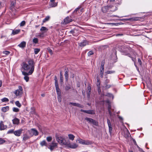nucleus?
I'll return each mask as SVG.
<instances>
[{"instance_id": "nucleus-1", "label": "nucleus", "mask_w": 152, "mask_h": 152, "mask_svg": "<svg viewBox=\"0 0 152 152\" xmlns=\"http://www.w3.org/2000/svg\"><path fill=\"white\" fill-rule=\"evenodd\" d=\"M35 63L33 59L29 60L28 63H23L22 68L25 71H29L28 72H26L24 71H22V74L24 76V79L26 82L29 81V77L28 76L29 75H31L34 72V68Z\"/></svg>"}, {"instance_id": "nucleus-2", "label": "nucleus", "mask_w": 152, "mask_h": 152, "mask_svg": "<svg viewBox=\"0 0 152 152\" xmlns=\"http://www.w3.org/2000/svg\"><path fill=\"white\" fill-rule=\"evenodd\" d=\"M56 138L57 142L61 145H65L67 142L65 139L62 137L56 134Z\"/></svg>"}, {"instance_id": "nucleus-3", "label": "nucleus", "mask_w": 152, "mask_h": 152, "mask_svg": "<svg viewBox=\"0 0 152 152\" xmlns=\"http://www.w3.org/2000/svg\"><path fill=\"white\" fill-rule=\"evenodd\" d=\"M18 89L15 90L14 93L15 94L16 96L20 97L23 94V89L22 87L20 86H19L18 87Z\"/></svg>"}, {"instance_id": "nucleus-4", "label": "nucleus", "mask_w": 152, "mask_h": 152, "mask_svg": "<svg viewBox=\"0 0 152 152\" xmlns=\"http://www.w3.org/2000/svg\"><path fill=\"white\" fill-rule=\"evenodd\" d=\"M131 54L130 53H128L126 55L131 58L132 61H134V63H135L136 61L135 56L137 54L135 51L134 50L132 51V52H131Z\"/></svg>"}, {"instance_id": "nucleus-5", "label": "nucleus", "mask_w": 152, "mask_h": 152, "mask_svg": "<svg viewBox=\"0 0 152 152\" xmlns=\"http://www.w3.org/2000/svg\"><path fill=\"white\" fill-rule=\"evenodd\" d=\"M29 135L31 137L33 135L37 136L38 135L39 132L34 128H32L30 130L28 131Z\"/></svg>"}, {"instance_id": "nucleus-6", "label": "nucleus", "mask_w": 152, "mask_h": 152, "mask_svg": "<svg viewBox=\"0 0 152 152\" xmlns=\"http://www.w3.org/2000/svg\"><path fill=\"white\" fill-rule=\"evenodd\" d=\"M113 7L114 8V10H110V8L109 7L107 6H104L102 8V11L103 13H106L107 12L108 10H110V11L114 12L117 9L116 7L113 6Z\"/></svg>"}, {"instance_id": "nucleus-7", "label": "nucleus", "mask_w": 152, "mask_h": 152, "mask_svg": "<svg viewBox=\"0 0 152 152\" xmlns=\"http://www.w3.org/2000/svg\"><path fill=\"white\" fill-rule=\"evenodd\" d=\"M65 145L72 149H75L78 146L77 144L74 143H70L69 142H67Z\"/></svg>"}, {"instance_id": "nucleus-8", "label": "nucleus", "mask_w": 152, "mask_h": 152, "mask_svg": "<svg viewBox=\"0 0 152 152\" xmlns=\"http://www.w3.org/2000/svg\"><path fill=\"white\" fill-rule=\"evenodd\" d=\"M58 144L54 142L53 141L49 146L48 147V148L50 149L51 151H52L55 148L57 147Z\"/></svg>"}, {"instance_id": "nucleus-9", "label": "nucleus", "mask_w": 152, "mask_h": 152, "mask_svg": "<svg viewBox=\"0 0 152 152\" xmlns=\"http://www.w3.org/2000/svg\"><path fill=\"white\" fill-rule=\"evenodd\" d=\"M77 141L79 142L83 145H89L90 143L88 141H85L80 138H79L77 139Z\"/></svg>"}, {"instance_id": "nucleus-10", "label": "nucleus", "mask_w": 152, "mask_h": 152, "mask_svg": "<svg viewBox=\"0 0 152 152\" xmlns=\"http://www.w3.org/2000/svg\"><path fill=\"white\" fill-rule=\"evenodd\" d=\"M23 130L22 129H20L18 130L14 131V134L17 137H19L20 136L22 133V132Z\"/></svg>"}, {"instance_id": "nucleus-11", "label": "nucleus", "mask_w": 152, "mask_h": 152, "mask_svg": "<svg viewBox=\"0 0 152 152\" xmlns=\"http://www.w3.org/2000/svg\"><path fill=\"white\" fill-rule=\"evenodd\" d=\"M80 111L90 114H94L95 113V111L94 110H84L81 109Z\"/></svg>"}, {"instance_id": "nucleus-12", "label": "nucleus", "mask_w": 152, "mask_h": 152, "mask_svg": "<svg viewBox=\"0 0 152 152\" xmlns=\"http://www.w3.org/2000/svg\"><path fill=\"white\" fill-rule=\"evenodd\" d=\"M88 44V42L86 40H83L79 44V45L80 47H84Z\"/></svg>"}, {"instance_id": "nucleus-13", "label": "nucleus", "mask_w": 152, "mask_h": 152, "mask_svg": "<svg viewBox=\"0 0 152 152\" xmlns=\"http://www.w3.org/2000/svg\"><path fill=\"white\" fill-rule=\"evenodd\" d=\"M139 18L137 17H133L131 18L124 19L123 20H124L126 21L129 20L131 21H137L139 20Z\"/></svg>"}, {"instance_id": "nucleus-14", "label": "nucleus", "mask_w": 152, "mask_h": 152, "mask_svg": "<svg viewBox=\"0 0 152 152\" xmlns=\"http://www.w3.org/2000/svg\"><path fill=\"white\" fill-rule=\"evenodd\" d=\"M72 21V19L69 18L68 16L66 17L64 19V23L67 24Z\"/></svg>"}, {"instance_id": "nucleus-15", "label": "nucleus", "mask_w": 152, "mask_h": 152, "mask_svg": "<svg viewBox=\"0 0 152 152\" xmlns=\"http://www.w3.org/2000/svg\"><path fill=\"white\" fill-rule=\"evenodd\" d=\"M70 33L72 34L74 36H77L78 34V31L76 29L71 30L70 31Z\"/></svg>"}, {"instance_id": "nucleus-16", "label": "nucleus", "mask_w": 152, "mask_h": 152, "mask_svg": "<svg viewBox=\"0 0 152 152\" xmlns=\"http://www.w3.org/2000/svg\"><path fill=\"white\" fill-rule=\"evenodd\" d=\"M7 127L6 126H4L3 123V122L1 121L0 122V130H4L6 129Z\"/></svg>"}, {"instance_id": "nucleus-17", "label": "nucleus", "mask_w": 152, "mask_h": 152, "mask_svg": "<svg viewBox=\"0 0 152 152\" xmlns=\"http://www.w3.org/2000/svg\"><path fill=\"white\" fill-rule=\"evenodd\" d=\"M26 43L25 41L21 42L18 45V46L21 48H24L26 47Z\"/></svg>"}, {"instance_id": "nucleus-18", "label": "nucleus", "mask_w": 152, "mask_h": 152, "mask_svg": "<svg viewBox=\"0 0 152 152\" xmlns=\"http://www.w3.org/2000/svg\"><path fill=\"white\" fill-rule=\"evenodd\" d=\"M23 136V140L24 141H26V140L29 139L31 137L30 136H29L26 134H24Z\"/></svg>"}, {"instance_id": "nucleus-19", "label": "nucleus", "mask_w": 152, "mask_h": 152, "mask_svg": "<svg viewBox=\"0 0 152 152\" xmlns=\"http://www.w3.org/2000/svg\"><path fill=\"white\" fill-rule=\"evenodd\" d=\"M68 69L67 70L66 69H65V74L64 75L65 77V78L66 79V81H67L68 80V77H69V75L68 74Z\"/></svg>"}, {"instance_id": "nucleus-20", "label": "nucleus", "mask_w": 152, "mask_h": 152, "mask_svg": "<svg viewBox=\"0 0 152 152\" xmlns=\"http://www.w3.org/2000/svg\"><path fill=\"white\" fill-rule=\"evenodd\" d=\"M20 29H15L13 30L12 33V34L13 35H15L18 34L20 32Z\"/></svg>"}, {"instance_id": "nucleus-21", "label": "nucleus", "mask_w": 152, "mask_h": 152, "mask_svg": "<svg viewBox=\"0 0 152 152\" xmlns=\"http://www.w3.org/2000/svg\"><path fill=\"white\" fill-rule=\"evenodd\" d=\"M12 122L14 124H18L19 123V120L16 118H15L12 120Z\"/></svg>"}, {"instance_id": "nucleus-22", "label": "nucleus", "mask_w": 152, "mask_h": 152, "mask_svg": "<svg viewBox=\"0 0 152 152\" xmlns=\"http://www.w3.org/2000/svg\"><path fill=\"white\" fill-rule=\"evenodd\" d=\"M104 96H107L110 97H112L113 99V94L110 93H107V94H102V97H104Z\"/></svg>"}, {"instance_id": "nucleus-23", "label": "nucleus", "mask_w": 152, "mask_h": 152, "mask_svg": "<svg viewBox=\"0 0 152 152\" xmlns=\"http://www.w3.org/2000/svg\"><path fill=\"white\" fill-rule=\"evenodd\" d=\"M108 110L109 112V113L110 116H111L112 115V113L111 111V103L108 104Z\"/></svg>"}, {"instance_id": "nucleus-24", "label": "nucleus", "mask_w": 152, "mask_h": 152, "mask_svg": "<svg viewBox=\"0 0 152 152\" xmlns=\"http://www.w3.org/2000/svg\"><path fill=\"white\" fill-rule=\"evenodd\" d=\"M9 110V106H7L3 107L1 109L2 111L4 113H5L8 110Z\"/></svg>"}, {"instance_id": "nucleus-25", "label": "nucleus", "mask_w": 152, "mask_h": 152, "mask_svg": "<svg viewBox=\"0 0 152 152\" xmlns=\"http://www.w3.org/2000/svg\"><path fill=\"white\" fill-rule=\"evenodd\" d=\"M16 2L15 0H13L11 1L10 4L11 6L10 7V9H12L14 8V6Z\"/></svg>"}, {"instance_id": "nucleus-26", "label": "nucleus", "mask_w": 152, "mask_h": 152, "mask_svg": "<svg viewBox=\"0 0 152 152\" xmlns=\"http://www.w3.org/2000/svg\"><path fill=\"white\" fill-rule=\"evenodd\" d=\"M56 91L58 96L59 97L61 96V92L59 88H56Z\"/></svg>"}, {"instance_id": "nucleus-27", "label": "nucleus", "mask_w": 152, "mask_h": 152, "mask_svg": "<svg viewBox=\"0 0 152 152\" xmlns=\"http://www.w3.org/2000/svg\"><path fill=\"white\" fill-rule=\"evenodd\" d=\"M60 79L61 82H63V78L61 71H60Z\"/></svg>"}, {"instance_id": "nucleus-28", "label": "nucleus", "mask_w": 152, "mask_h": 152, "mask_svg": "<svg viewBox=\"0 0 152 152\" xmlns=\"http://www.w3.org/2000/svg\"><path fill=\"white\" fill-rule=\"evenodd\" d=\"M104 72V69L100 68V75L101 77L102 78L103 77Z\"/></svg>"}, {"instance_id": "nucleus-29", "label": "nucleus", "mask_w": 152, "mask_h": 152, "mask_svg": "<svg viewBox=\"0 0 152 152\" xmlns=\"http://www.w3.org/2000/svg\"><path fill=\"white\" fill-rule=\"evenodd\" d=\"M47 142H46V141L45 140H44L42 141L40 143V145H41L42 146H47Z\"/></svg>"}, {"instance_id": "nucleus-30", "label": "nucleus", "mask_w": 152, "mask_h": 152, "mask_svg": "<svg viewBox=\"0 0 152 152\" xmlns=\"http://www.w3.org/2000/svg\"><path fill=\"white\" fill-rule=\"evenodd\" d=\"M36 37L40 38H43L44 37V33H39L37 35H36Z\"/></svg>"}, {"instance_id": "nucleus-31", "label": "nucleus", "mask_w": 152, "mask_h": 152, "mask_svg": "<svg viewBox=\"0 0 152 152\" xmlns=\"http://www.w3.org/2000/svg\"><path fill=\"white\" fill-rule=\"evenodd\" d=\"M91 124L96 126H98V122L93 119V121H92Z\"/></svg>"}, {"instance_id": "nucleus-32", "label": "nucleus", "mask_w": 152, "mask_h": 152, "mask_svg": "<svg viewBox=\"0 0 152 152\" xmlns=\"http://www.w3.org/2000/svg\"><path fill=\"white\" fill-rule=\"evenodd\" d=\"M39 41L38 39L37 38H35L33 39V43L35 44H37L38 43Z\"/></svg>"}, {"instance_id": "nucleus-33", "label": "nucleus", "mask_w": 152, "mask_h": 152, "mask_svg": "<svg viewBox=\"0 0 152 152\" xmlns=\"http://www.w3.org/2000/svg\"><path fill=\"white\" fill-rule=\"evenodd\" d=\"M100 85V82H97L96 85L97 87L98 90L99 92H100L101 91Z\"/></svg>"}, {"instance_id": "nucleus-34", "label": "nucleus", "mask_w": 152, "mask_h": 152, "mask_svg": "<svg viewBox=\"0 0 152 152\" xmlns=\"http://www.w3.org/2000/svg\"><path fill=\"white\" fill-rule=\"evenodd\" d=\"M50 18V17L49 16H46L44 19L43 20V23H44L47 21H48Z\"/></svg>"}, {"instance_id": "nucleus-35", "label": "nucleus", "mask_w": 152, "mask_h": 152, "mask_svg": "<svg viewBox=\"0 0 152 152\" xmlns=\"http://www.w3.org/2000/svg\"><path fill=\"white\" fill-rule=\"evenodd\" d=\"M68 137L70 140H74L75 138V136L72 134H68Z\"/></svg>"}, {"instance_id": "nucleus-36", "label": "nucleus", "mask_w": 152, "mask_h": 152, "mask_svg": "<svg viewBox=\"0 0 152 152\" xmlns=\"http://www.w3.org/2000/svg\"><path fill=\"white\" fill-rule=\"evenodd\" d=\"M85 119L90 123H91L92 121H93V119L89 118L86 117Z\"/></svg>"}, {"instance_id": "nucleus-37", "label": "nucleus", "mask_w": 152, "mask_h": 152, "mask_svg": "<svg viewBox=\"0 0 152 152\" xmlns=\"http://www.w3.org/2000/svg\"><path fill=\"white\" fill-rule=\"evenodd\" d=\"M15 105L17 107H20L21 106V104L20 103L19 101H16L15 102Z\"/></svg>"}, {"instance_id": "nucleus-38", "label": "nucleus", "mask_w": 152, "mask_h": 152, "mask_svg": "<svg viewBox=\"0 0 152 152\" xmlns=\"http://www.w3.org/2000/svg\"><path fill=\"white\" fill-rule=\"evenodd\" d=\"M109 132L110 134H111L113 132V128L112 126H108Z\"/></svg>"}, {"instance_id": "nucleus-39", "label": "nucleus", "mask_w": 152, "mask_h": 152, "mask_svg": "<svg viewBox=\"0 0 152 152\" xmlns=\"http://www.w3.org/2000/svg\"><path fill=\"white\" fill-rule=\"evenodd\" d=\"M40 51V49L39 48H35L34 49V53L35 54H37Z\"/></svg>"}, {"instance_id": "nucleus-40", "label": "nucleus", "mask_w": 152, "mask_h": 152, "mask_svg": "<svg viewBox=\"0 0 152 152\" xmlns=\"http://www.w3.org/2000/svg\"><path fill=\"white\" fill-rule=\"evenodd\" d=\"M13 111L15 112H18L19 111V109L17 107H14L12 108Z\"/></svg>"}, {"instance_id": "nucleus-41", "label": "nucleus", "mask_w": 152, "mask_h": 152, "mask_svg": "<svg viewBox=\"0 0 152 152\" xmlns=\"http://www.w3.org/2000/svg\"><path fill=\"white\" fill-rule=\"evenodd\" d=\"M6 142V141L2 138H0V145H1Z\"/></svg>"}, {"instance_id": "nucleus-42", "label": "nucleus", "mask_w": 152, "mask_h": 152, "mask_svg": "<svg viewBox=\"0 0 152 152\" xmlns=\"http://www.w3.org/2000/svg\"><path fill=\"white\" fill-rule=\"evenodd\" d=\"M2 102H8L9 101V99L6 97H4L1 99Z\"/></svg>"}, {"instance_id": "nucleus-43", "label": "nucleus", "mask_w": 152, "mask_h": 152, "mask_svg": "<svg viewBox=\"0 0 152 152\" xmlns=\"http://www.w3.org/2000/svg\"><path fill=\"white\" fill-rule=\"evenodd\" d=\"M115 72L114 70H109L107 71L106 73L107 74H111L115 73Z\"/></svg>"}, {"instance_id": "nucleus-44", "label": "nucleus", "mask_w": 152, "mask_h": 152, "mask_svg": "<svg viewBox=\"0 0 152 152\" xmlns=\"http://www.w3.org/2000/svg\"><path fill=\"white\" fill-rule=\"evenodd\" d=\"M30 114H35V111L34 108H31V111L30 112Z\"/></svg>"}, {"instance_id": "nucleus-45", "label": "nucleus", "mask_w": 152, "mask_h": 152, "mask_svg": "<svg viewBox=\"0 0 152 152\" xmlns=\"http://www.w3.org/2000/svg\"><path fill=\"white\" fill-rule=\"evenodd\" d=\"M2 53L6 55H7L10 53V52L8 51L5 50L3 51Z\"/></svg>"}, {"instance_id": "nucleus-46", "label": "nucleus", "mask_w": 152, "mask_h": 152, "mask_svg": "<svg viewBox=\"0 0 152 152\" xmlns=\"http://www.w3.org/2000/svg\"><path fill=\"white\" fill-rule=\"evenodd\" d=\"M57 5V3L55 2H52V3L50 4V6L52 7H54L56 6Z\"/></svg>"}, {"instance_id": "nucleus-47", "label": "nucleus", "mask_w": 152, "mask_h": 152, "mask_svg": "<svg viewBox=\"0 0 152 152\" xmlns=\"http://www.w3.org/2000/svg\"><path fill=\"white\" fill-rule=\"evenodd\" d=\"M47 50L48 52L51 55H52L53 54L52 50L50 48H47Z\"/></svg>"}, {"instance_id": "nucleus-48", "label": "nucleus", "mask_w": 152, "mask_h": 152, "mask_svg": "<svg viewBox=\"0 0 152 152\" xmlns=\"http://www.w3.org/2000/svg\"><path fill=\"white\" fill-rule=\"evenodd\" d=\"M26 24V22L25 21L23 20L22 21L21 23H20V26H24Z\"/></svg>"}, {"instance_id": "nucleus-49", "label": "nucleus", "mask_w": 152, "mask_h": 152, "mask_svg": "<svg viewBox=\"0 0 152 152\" xmlns=\"http://www.w3.org/2000/svg\"><path fill=\"white\" fill-rule=\"evenodd\" d=\"M41 31H48V29L46 27L44 26H42L40 29Z\"/></svg>"}, {"instance_id": "nucleus-50", "label": "nucleus", "mask_w": 152, "mask_h": 152, "mask_svg": "<svg viewBox=\"0 0 152 152\" xmlns=\"http://www.w3.org/2000/svg\"><path fill=\"white\" fill-rule=\"evenodd\" d=\"M52 137L50 136L48 137H47L46 139L47 141L48 142H50L52 140Z\"/></svg>"}, {"instance_id": "nucleus-51", "label": "nucleus", "mask_w": 152, "mask_h": 152, "mask_svg": "<svg viewBox=\"0 0 152 152\" xmlns=\"http://www.w3.org/2000/svg\"><path fill=\"white\" fill-rule=\"evenodd\" d=\"M110 82V80L108 79H106L104 81V85H107V83H109Z\"/></svg>"}, {"instance_id": "nucleus-52", "label": "nucleus", "mask_w": 152, "mask_h": 152, "mask_svg": "<svg viewBox=\"0 0 152 152\" xmlns=\"http://www.w3.org/2000/svg\"><path fill=\"white\" fill-rule=\"evenodd\" d=\"M104 61H102L101 62V68L104 69Z\"/></svg>"}, {"instance_id": "nucleus-53", "label": "nucleus", "mask_w": 152, "mask_h": 152, "mask_svg": "<svg viewBox=\"0 0 152 152\" xmlns=\"http://www.w3.org/2000/svg\"><path fill=\"white\" fill-rule=\"evenodd\" d=\"M14 132V129H11L9 130L7 132L8 134H12Z\"/></svg>"}, {"instance_id": "nucleus-54", "label": "nucleus", "mask_w": 152, "mask_h": 152, "mask_svg": "<svg viewBox=\"0 0 152 152\" xmlns=\"http://www.w3.org/2000/svg\"><path fill=\"white\" fill-rule=\"evenodd\" d=\"M107 121L108 126H112L110 121L108 119H107Z\"/></svg>"}, {"instance_id": "nucleus-55", "label": "nucleus", "mask_w": 152, "mask_h": 152, "mask_svg": "<svg viewBox=\"0 0 152 152\" xmlns=\"http://www.w3.org/2000/svg\"><path fill=\"white\" fill-rule=\"evenodd\" d=\"M93 54H94L93 52L92 51H89L88 53V56H91V55H93Z\"/></svg>"}, {"instance_id": "nucleus-56", "label": "nucleus", "mask_w": 152, "mask_h": 152, "mask_svg": "<svg viewBox=\"0 0 152 152\" xmlns=\"http://www.w3.org/2000/svg\"><path fill=\"white\" fill-rule=\"evenodd\" d=\"M55 86L56 87V88H59L58 87V82H55Z\"/></svg>"}, {"instance_id": "nucleus-57", "label": "nucleus", "mask_w": 152, "mask_h": 152, "mask_svg": "<svg viewBox=\"0 0 152 152\" xmlns=\"http://www.w3.org/2000/svg\"><path fill=\"white\" fill-rule=\"evenodd\" d=\"M104 86H105L104 87L106 88H110L111 86V85H107H107H105Z\"/></svg>"}, {"instance_id": "nucleus-58", "label": "nucleus", "mask_w": 152, "mask_h": 152, "mask_svg": "<svg viewBox=\"0 0 152 152\" xmlns=\"http://www.w3.org/2000/svg\"><path fill=\"white\" fill-rule=\"evenodd\" d=\"M90 90L89 92L87 93V97L88 98H89L91 94V88H90Z\"/></svg>"}, {"instance_id": "nucleus-59", "label": "nucleus", "mask_w": 152, "mask_h": 152, "mask_svg": "<svg viewBox=\"0 0 152 152\" xmlns=\"http://www.w3.org/2000/svg\"><path fill=\"white\" fill-rule=\"evenodd\" d=\"M71 88V87L69 86H66L65 87V89L66 91H68Z\"/></svg>"}, {"instance_id": "nucleus-60", "label": "nucleus", "mask_w": 152, "mask_h": 152, "mask_svg": "<svg viewBox=\"0 0 152 152\" xmlns=\"http://www.w3.org/2000/svg\"><path fill=\"white\" fill-rule=\"evenodd\" d=\"M103 102H105L107 104H110V101L109 100H107L105 101L103 100Z\"/></svg>"}, {"instance_id": "nucleus-61", "label": "nucleus", "mask_w": 152, "mask_h": 152, "mask_svg": "<svg viewBox=\"0 0 152 152\" xmlns=\"http://www.w3.org/2000/svg\"><path fill=\"white\" fill-rule=\"evenodd\" d=\"M138 63H139V64L141 66L142 65V61L139 58H138Z\"/></svg>"}, {"instance_id": "nucleus-62", "label": "nucleus", "mask_w": 152, "mask_h": 152, "mask_svg": "<svg viewBox=\"0 0 152 152\" xmlns=\"http://www.w3.org/2000/svg\"><path fill=\"white\" fill-rule=\"evenodd\" d=\"M76 103H74V102H70L69 103V104H72L74 106H76Z\"/></svg>"}, {"instance_id": "nucleus-63", "label": "nucleus", "mask_w": 152, "mask_h": 152, "mask_svg": "<svg viewBox=\"0 0 152 152\" xmlns=\"http://www.w3.org/2000/svg\"><path fill=\"white\" fill-rule=\"evenodd\" d=\"M58 101L59 102H61V96H60L59 97L58 96Z\"/></svg>"}, {"instance_id": "nucleus-64", "label": "nucleus", "mask_w": 152, "mask_h": 152, "mask_svg": "<svg viewBox=\"0 0 152 152\" xmlns=\"http://www.w3.org/2000/svg\"><path fill=\"white\" fill-rule=\"evenodd\" d=\"M80 7H79L78 8H77L76 9H75V10L74 11V12H77L78 10L80 9Z\"/></svg>"}]
</instances>
